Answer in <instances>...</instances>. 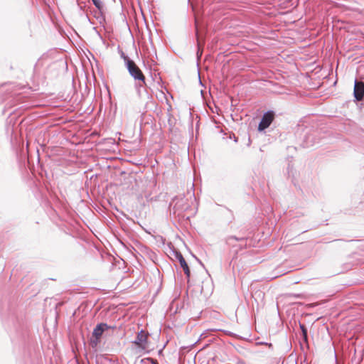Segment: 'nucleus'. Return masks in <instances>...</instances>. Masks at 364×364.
<instances>
[{
    "instance_id": "nucleus-12",
    "label": "nucleus",
    "mask_w": 364,
    "mask_h": 364,
    "mask_svg": "<svg viewBox=\"0 0 364 364\" xmlns=\"http://www.w3.org/2000/svg\"><path fill=\"white\" fill-rule=\"evenodd\" d=\"M120 57L124 60L125 66L127 65V60H132L122 50H119Z\"/></svg>"
},
{
    "instance_id": "nucleus-17",
    "label": "nucleus",
    "mask_w": 364,
    "mask_h": 364,
    "mask_svg": "<svg viewBox=\"0 0 364 364\" xmlns=\"http://www.w3.org/2000/svg\"><path fill=\"white\" fill-rule=\"evenodd\" d=\"M198 28H196V36L198 37Z\"/></svg>"
},
{
    "instance_id": "nucleus-5",
    "label": "nucleus",
    "mask_w": 364,
    "mask_h": 364,
    "mask_svg": "<svg viewBox=\"0 0 364 364\" xmlns=\"http://www.w3.org/2000/svg\"><path fill=\"white\" fill-rule=\"evenodd\" d=\"M148 336H149V333H145L144 331H143V330H141L138 333V334L134 341V343L136 344L139 347L144 348L145 344L147 343Z\"/></svg>"
},
{
    "instance_id": "nucleus-8",
    "label": "nucleus",
    "mask_w": 364,
    "mask_h": 364,
    "mask_svg": "<svg viewBox=\"0 0 364 364\" xmlns=\"http://www.w3.org/2000/svg\"><path fill=\"white\" fill-rule=\"evenodd\" d=\"M299 327L301 331L303 340L304 342H308V331L304 324L299 323Z\"/></svg>"
},
{
    "instance_id": "nucleus-9",
    "label": "nucleus",
    "mask_w": 364,
    "mask_h": 364,
    "mask_svg": "<svg viewBox=\"0 0 364 364\" xmlns=\"http://www.w3.org/2000/svg\"><path fill=\"white\" fill-rule=\"evenodd\" d=\"M92 4L102 13L104 9V3L102 0H92Z\"/></svg>"
},
{
    "instance_id": "nucleus-4",
    "label": "nucleus",
    "mask_w": 364,
    "mask_h": 364,
    "mask_svg": "<svg viewBox=\"0 0 364 364\" xmlns=\"http://www.w3.org/2000/svg\"><path fill=\"white\" fill-rule=\"evenodd\" d=\"M354 97L357 101H361L364 97V82L362 81L355 80L354 84Z\"/></svg>"
},
{
    "instance_id": "nucleus-2",
    "label": "nucleus",
    "mask_w": 364,
    "mask_h": 364,
    "mask_svg": "<svg viewBox=\"0 0 364 364\" xmlns=\"http://www.w3.org/2000/svg\"><path fill=\"white\" fill-rule=\"evenodd\" d=\"M106 323H98L93 330L92 337L90 338V345L92 348H96L100 342L101 337L105 331L111 328Z\"/></svg>"
},
{
    "instance_id": "nucleus-3",
    "label": "nucleus",
    "mask_w": 364,
    "mask_h": 364,
    "mask_svg": "<svg viewBox=\"0 0 364 364\" xmlns=\"http://www.w3.org/2000/svg\"><path fill=\"white\" fill-rule=\"evenodd\" d=\"M274 117L275 113L272 110H269L264 112L262 115L261 121L259 123L258 130L262 132L268 128L273 122Z\"/></svg>"
},
{
    "instance_id": "nucleus-14",
    "label": "nucleus",
    "mask_w": 364,
    "mask_h": 364,
    "mask_svg": "<svg viewBox=\"0 0 364 364\" xmlns=\"http://www.w3.org/2000/svg\"><path fill=\"white\" fill-rule=\"evenodd\" d=\"M198 58H200L201 53H199V50L197 52Z\"/></svg>"
},
{
    "instance_id": "nucleus-1",
    "label": "nucleus",
    "mask_w": 364,
    "mask_h": 364,
    "mask_svg": "<svg viewBox=\"0 0 364 364\" xmlns=\"http://www.w3.org/2000/svg\"><path fill=\"white\" fill-rule=\"evenodd\" d=\"M126 68L129 75L135 80L134 87L138 95L140 97L141 95V88L146 86L145 76L134 60H127Z\"/></svg>"
},
{
    "instance_id": "nucleus-15",
    "label": "nucleus",
    "mask_w": 364,
    "mask_h": 364,
    "mask_svg": "<svg viewBox=\"0 0 364 364\" xmlns=\"http://www.w3.org/2000/svg\"><path fill=\"white\" fill-rule=\"evenodd\" d=\"M140 363H141V364H146L143 359L141 360Z\"/></svg>"
},
{
    "instance_id": "nucleus-13",
    "label": "nucleus",
    "mask_w": 364,
    "mask_h": 364,
    "mask_svg": "<svg viewBox=\"0 0 364 364\" xmlns=\"http://www.w3.org/2000/svg\"><path fill=\"white\" fill-rule=\"evenodd\" d=\"M181 268L183 269L184 273H185V274H186V277H187L188 279H189V278H190V276H191V272H190V269H189V267H188V264H186L185 266H183V267H181Z\"/></svg>"
},
{
    "instance_id": "nucleus-16",
    "label": "nucleus",
    "mask_w": 364,
    "mask_h": 364,
    "mask_svg": "<svg viewBox=\"0 0 364 364\" xmlns=\"http://www.w3.org/2000/svg\"><path fill=\"white\" fill-rule=\"evenodd\" d=\"M310 138H311V136H310V135H309V136H306V139H307V140H310Z\"/></svg>"
},
{
    "instance_id": "nucleus-11",
    "label": "nucleus",
    "mask_w": 364,
    "mask_h": 364,
    "mask_svg": "<svg viewBox=\"0 0 364 364\" xmlns=\"http://www.w3.org/2000/svg\"><path fill=\"white\" fill-rule=\"evenodd\" d=\"M287 175L289 177H294V168L293 165L290 163L288 164L287 166Z\"/></svg>"
},
{
    "instance_id": "nucleus-10",
    "label": "nucleus",
    "mask_w": 364,
    "mask_h": 364,
    "mask_svg": "<svg viewBox=\"0 0 364 364\" xmlns=\"http://www.w3.org/2000/svg\"><path fill=\"white\" fill-rule=\"evenodd\" d=\"M244 238L243 237H237L235 236H230L229 237L228 239H227V242L228 244H232V242L234 240V241H244Z\"/></svg>"
},
{
    "instance_id": "nucleus-6",
    "label": "nucleus",
    "mask_w": 364,
    "mask_h": 364,
    "mask_svg": "<svg viewBox=\"0 0 364 364\" xmlns=\"http://www.w3.org/2000/svg\"><path fill=\"white\" fill-rule=\"evenodd\" d=\"M184 200V198H178V197H176L173 200V203H175V205H174V208L175 209H177V210H186L188 206H186V207H183L182 205H179V202H183Z\"/></svg>"
},
{
    "instance_id": "nucleus-7",
    "label": "nucleus",
    "mask_w": 364,
    "mask_h": 364,
    "mask_svg": "<svg viewBox=\"0 0 364 364\" xmlns=\"http://www.w3.org/2000/svg\"><path fill=\"white\" fill-rule=\"evenodd\" d=\"M175 257L178 260V262L180 263V265H181V267H183V266L187 264V262L185 260V259H184L183 256L182 255V254L181 253V252L176 251L175 252Z\"/></svg>"
}]
</instances>
